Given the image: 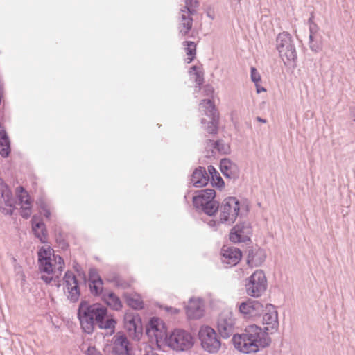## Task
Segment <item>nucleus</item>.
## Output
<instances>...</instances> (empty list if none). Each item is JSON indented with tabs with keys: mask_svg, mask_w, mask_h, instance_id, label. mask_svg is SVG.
<instances>
[{
	"mask_svg": "<svg viewBox=\"0 0 355 355\" xmlns=\"http://www.w3.org/2000/svg\"><path fill=\"white\" fill-rule=\"evenodd\" d=\"M235 319L230 311H224L218 315L217 330L220 337L227 339L232 336L234 347L244 354L255 353L261 349L268 347L271 338L268 335L270 327H266L262 332L261 327L256 324L248 326L245 332L234 334Z\"/></svg>",
	"mask_w": 355,
	"mask_h": 355,
	"instance_id": "nucleus-1",
	"label": "nucleus"
},
{
	"mask_svg": "<svg viewBox=\"0 0 355 355\" xmlns=\"http://www.w3.org/2000/svg\"><path fill=\"white\" fill-rule=\"evenodd\" d=\"M77 318L82 331L88 335L94 333L96 326L114 333L117 323L106 306L100 302L91 304L86 300H81L78 304Z\"/></svg>",
	"mask_w": 355,
	"mask_h": 355,
	"instance_id": "nucleus-2",
	"label": "nucleus"
},
{
	"mask_svg": "<svg viewBox=\"0 0 355 355\" xmlns=\"http://www.w3.org/2000/svg\"><path fill=\"white\" fill-rule=\"evenodd\" d=\"M216 192L214 189L205 188L194 190L192 196L193 207L198 212L214 217L218 212L220 202L216 199Z\"/></svg>",
	"mask_w": 355,
	"mask_h": 355,
	"instance_id": "nucleus-3",
	"label": "nucleus"
},
{
	"mask_svg": "<svg viewBox=\"0 0 355 355\" xmlns=\"http://www.w3.org/2000/svg\"><path fill=\"white\" fill-rule=\"evenodd\" d=\"M165 345L176 352L190 351L195 343L194 336L189 331L182 329H175L165 336Z\"/></svg>",
	"mask_w": 355,
	"mask_h": 355,
	"instance_id": "nucleus-4",
	"label": "nucleus"
},
{
	"mask_svg": "<svg viewBox=\"0 0 355 355\" xmlns=\"http://www.w3.org/2000/svg\"><path fill=\"white\" fill-rule=\"evenodd\" d=\"M276 49L279 56L291 64L293 68L297 67V53L294 44L293 39L290 33L283 31L279 33L276 37Z\"/></svg>",
	"mask_w": 355,
	"mask_h": 355,
	"instance_id": "nucleus-5",
	"label": "nucleus"
},
{
	"mask_svg": "<svg viewBox=\"0 0 355 355\" xmlns=\"http://www.w3.org/2000/svg\"><path fill=\"white\" fill-rule=\"evenodd\" d=\"M199 106L204 109V114L210 119L209 121L205 118L201 119L202 128L209 134H217L219 125V113L214 100L211 98L202 99L200 101Z\"/></svg>",
	"mask_w": 355,
	"mask_h": 355,
	"instance_id": "nucleus-6",
	"label": "nucleus"
},
{
	"mask_svg": "<svg viewBox=\"0 0 355 355\" xmlns=\"http://www.w3.org/2000/svg\"><path fill=\"white\" fill-rule=\"evenodd\" d=\"M198 336L205 351L209 354H216L219 351L221 347L220 338L213 328L207 325L202 326Z\"/></svg>",
	"mask_w": 355,
	"mask_h": 355,
	"instance_id": "nucleus-7",
	"label": "nucleus"
},
{
	"mask_svg": "<svg viewBox=\"0 0 355 355\" xmlns=\"http://www.w3.org/2000/svg\"><path fill=\"white\" fill-rule=\"evenodd\" d=\"M241 204L237 198L229 196L225 198L220 206V222L228 223L232 225L235 223L240 214Z\"/></svg>",
	"mask_w": 355,
	"mask_h": 355,
	"instance_id": "nucleus-8",
	"label": "nucleus"
},
{
	"mask_svg": "<svg viewBox=\"0 0 355 355\" xmlns=\"http://www.w3.org/2000/svg\"><path fill=\"white\" fill-rule=\"evenodd\" d=\"M245 290L249 296L259 297L267 288V279L261 270H257L245 280Z\"/></svg>",
	"mask_w": 355,
	"mask_h": 355,
	"instance_id": "nucleus-9",
	"label": "nucleus"
},
{
	"mask_svg": "<svg viewBox=\"0 0 355 355\" xmlns=\"http://www.w3.org/2000/svg\"><path fill=\"white\" fill-rule=\"evenodd\" d=\"M124 328L129 337L133 340L139 341L143 336V324L139 313L132 311H125L123 317Z\"/></svg>",
	"mask_w": 355,
	"mask_h": 355,
	"instance_id": "nucleus-10",
	"label": "nucleus"
},
{
	"mask_svg": "<svg viewBox=\"0 0 355 355\" xmlns=\"http://www.w3.org/2000/svg\"><path fill=\"white\" fill-rule=\"evenodd\" d=\"M63 284L66 288L67 299L71 303H76L79 301L81 291H80V282L77 279L75 274L70 270H67L62 278Z\"/></svg>",
	"mask_w": 355,
	"mask_h": 355,
	"instance_id": "nucleus-11",
	"label": "nucleus"
},
{
	"mask_svg": "<svg viewBox=\"0 0 355 355\" xmlns=\"http://www.w3.org/2000/svg\"><path fill=\"white\" fill-rule=\"evenodd\" d=\"M252 227L248 221L239 222L230 231L229 239L234 243H252Z\"/></svg>",
	"mask_w": 355,
	"mask_h": 355,
	"instance_id": "nucleus-12",
	"label": "nucleus"
},
{
	"mask_svg": "<svg viewBox=\"0 0 355 355\" xmlns=\"http://www.w3.org/2000/svg\"><path fill=\"white\" fill-rule=\"evenodd\" d=\"M16 200L9 186L0 177V211L12 216L15 209Z\"/></svg>",
	"mask_w": 355,
	"mask_h": 355,
	"instance_id": "nucleus-13",
	"label": "nucleus"
},
{
	"mask_svg": "<svg viewBox=\"0 0 355 355\" xmlns=\"http://www.w3.org/2000/svg\"><path fill=\"white\" fill-rule=\"evenodd\" d=\"M112 352L114 355H133L132 347L126 335L123 332H117L113 337ZM149 347L146 346L143 355H151Z\"/></svg>",
	"mask_w": 355,
	"mask_h": 355,
	"instance_id": "nucleus-14",
	"label": "nucleus"
},
{
	"mask_svg": "<svg viewBox=\"0 0 355 355\" xmlns=\"http://www.w3.org/2000/svg\"><path fill=\"white\" fill-rule=\"evenodd\" d=\"M146 334L151 339L154 338L157 345L163 343L167 336L166 324L158 317H151L146 325Z\"/></svg>",
	"mask_w": 355,
	"mask_h": 355,
	"instance_id": "nucleus-15",
	"label": "nucleus"
},
{
	"mask_svg": "<svg viewBox=\"0 0 355 355\" xmlns=\"http://www.w3.org/2000/svg\"><path fill=\"white\" fill-rule=\"evenodd\" d=\"M264 304L257 300L248 299L241 302L239 306V312L245 318L255 319L260 317L264 312Z\"/></svg>",
	"mask_w": 355,
	"mask_h": 355,
	"instance_id": "nucleus-16",
	"label": "nucleus"
},
{
	"mask_svg": "<svg viewBox=\"0 0 355 355\" xmlns=\"http://www.w3.org/2000/svg\"><path fill=\"white\" fill-rule=\"evenodd\" d=\"M184 308L187 316L189 320H198L204 315L205 310L202 298L191 297Z\"/></svg>",
	"mask_w": 355,
	"mask_h": 355,
	"instance_id": "nucleus-17",
	"label": "nucleus"
},
{
	"mask_svg": "<svg viewBox=\"0 0 355 355\" xmlns=\"http://www.w3.org/2000/svg\"><path fill=\"white\" fill-rule=\"evenodd\" d=\"M219 168L227 179L232 180L234 182L239 177L240 171L238 165L230 158H222L220 160Z\"/></svg>",
	"mask_w": 355,
	"mask_h": 355,
	"instance_id": "nucleus-18",
	"label": "nucleus"
},
{
	"mask_svg": "<svg viewBox=\"0 0 355 355\" xmlns=\"http://www.w3.org/2000/svg\"><path fill=\"white\" fill-rule=\"evenodd\" d=\"M189 184L195 188H202L207 186L209 183V175L204 166H198L196 168L190 176Z\"/></svg>",
	"mask_w": 355,
	"mask_h": 355,
	"instance_id": "nucleus-19",
	"label": "nucleus"
},
{
	"mask_svg": "<svg viewBox=\"0 0 355 355\" xmlns=\"http://www.w3.org/2000/svg\"><path fill=\"white\" fill-rule=\"evenodd\" d=\"M221 256L223 257V263L232 267L240 262L243 254L242 251L236 247L231 246L225 248V246H223L221 249Z\"/></svg>",
	"mask_w": 355,
	"mask_h": 355,
	"instance_id": "nucleus-20",
	"label": "nucleus"
},
{
	"mask_svg": "<svg viewBox=\"0 0 355 355\" xmlns=\"http://www.w3.org/2000/svg\"><path fill=\"white\" fill-rule=\"evenodd\" d=\"M31 224L32 232L35 237L37 238L41 243H47L48 231L43 220L40 218H37L36 215H33L31 219Z\"/></svg>",
	"mask_w": 355,
	"mask_h": 355,
	"instance_id": "nucleus-21",
	"label": "nucleus"
},
{
	"mask_svg": "<svg viewBox=\"0 0 355 355\" xmlns=\"http://www.w3.org/2000/svg\"><path fill=\"white\" fill-rule=\"evenodd\" d=\"M264 312L262 317L263 324L270 325L271 329L277 331L279 327L278 313L276 307L269 303L264 305Z\"/></svg>",
	"mask_w": 355,
	"mask_h": 355,
	"instance_id": "nucleus-22",
	"label": "nucleus"
},
{
	"mask_svg": "<svg viewBox=\"0 0 355 355\" xmlns=\"http://www.w3.org/2000/svg\"><path fill=\"white\" fill-rule=\"evenodd\" d=\"M266 254L263 249L258 248L256 250L250 248L248 250L246 263L250 268L259 267L265 261Z\"/></svg>",
	"mask_w": 355,
	"mask_h": 355,
	"instance_id": "nucleus-23",
	"label": "nucleus"
},
{
	"mask_svg": "<svg viewBox=\"0 0 355 355\" xmlns=\"http://www.w3.org/2000/svg\"><path fill=\"white\" fill-rule=\"evenodd\" d=\"M122 296L125 304L132 310L141 311L145 308V303L140 294L137 293L131 294L125 292Z\"/></svg>",
	"mask_w": 355,
	"mask_h": 355,
	"instance_id": "nucleus-24",
	"label": "nucleus"
},
{
	"mask_svg": "<svg viewBox=\"0 0 355 355\" xmlns=\"http://www.w3.org/2000/svg\"><path fill=\"white\" fill-rule=\"evenodd\" d=\"M11 153V142L6 130L2 123H0V155L8 158Z\"/></svg>",
	"mask_w": 355,
	"mask_h": 355,
	"instance_id": "nucleus-25",
	"label": "nucleus"
},
{
	"mask_svg": "<svg viewBox=\"0 0 355 355\" xmlns=\"http://www.w3.org/2000/svg\"><path fill=\"white\" fill-rule=\"evenodd\" d=\"M207 173L209 175V183L213 187L220 191L224 189L225 186V181L214 166H208Z\"/></svg>",
	"mask_w": 355,
	"mask_h": 355,
	"instance_id": "nucleus-26",
	"label": "nucleus"
},
{
	"mask_svg": "<svg viewBox=\"0 0 355 355\" xmlns=\"http://www.w3.org/2000/svg\"><path fill=\"white\" fill-rule=\"evenodd\" d=\"M103 302L114 311H121L123 308V303L119 298L113 291L104 294L101 299Z\"/></svg>",
	"mask_w": 355,
	"mask_h": 355,
	"instance_id": "nucleus-27",
	"label": "nucleus"
},
{
	"mask_svg": "<svg viewBox=\"0 0 355 355\" xmlns=\"http://www.w3.org/2000/svg\"><path fill=\"white\" fill-rule=\"evenodd\" d=\"M104 282L102 278H99V280H91L89 281L88 288L90 294L94 297H101L105 294L104 291Z\"/></svg>",
	"mask_w": 355,
	"mask_h": 355,
	"instance_id": "nucleus-28",
	"label": "nucleus"
},
{
	"mask_svg": "<svg viewBox=\"0 0 355 355\" xmlns=\"http://www.w3.org/2000/svg\"><path fill=\"white\" fill-rule=\"evenodd\" d=\"M182 22L180 24L179 32L182 36L187 35L193 26V18L191 15L182 14L181 16Z\"/></svg>",
	"mask_w": 355,
	"mask_h": 355,
	"instance_id": "nucleus-29",
	"label": "nucleus"
},
{
	"mask_svg": "<svg viewBox=\"0 0 355 355\" xmlns=\"http://www.w3.org/2000/svg\"><path fill=\"white\" fill-rule=\"evenodd\" d=\"M207 141L218 153L221 155L230 154L231 150L230 145L226 144L223 139H217L216 141L208 139Z\"/></svg>",
	"mask_w": 355,
	"mask_h": 355,
	"instance_id": "nucleus-30",
	"label": "nucleus"
},
{
	"mask_svg": "<svg viewBox=\"0 0 355 355\" xmlns=\"http://www.w3.org/2000/svg\"><path fill=\"white\" fill-rule=\"evenodd\" d=\"M54 232L58 246L64 251L67 250L69 248V244L66 239L67 235L63 233L60 228H55Z\"/></svg>",
	"mask_w": 355,
	"mask_h": 355,
	"instance_id": "nucleus-31",
	"label": "nucleus"
},
{
	"mask_svg": "<svg viewBox=\"0 0 355 355\" xmlns=\"http://www.w3.org/2000/svg\"><path fill=\"white\" fill-rule=\"evenodd\" d=\"M53 252L54 250L51 246H41L37 252V263H40L42 261H47V259H52L51 257L53 255Z\"/></svg>",
	"mask_w": 355,
	"mask_h": 355,
	"instance_id": "nucleus-32",
	"label": "nucleus"
},
{
	"mask_svg": "<svg viewBox=\"0 0 355 355\" xmlns=\"http://www.w3.org/2000/svg\"><path fill=\"white\" fill-rule=\"evenodd\" d=\"M183 45L186 46L185 50L187 55V62L191 63L196 58V44L192 41H184Z\"/></svg>",
	"mask_w": 355,
	"mask_h": 355,
	"instance_id": "nucleus-33",
	"label": "nucleus"
},
{
	"mask_svg": "<svg viewBox=\"0 0 355 355\" xmlns=\"http://www.w3.org/2000/svg\"><path fill=\"white\" fill-rule=\"evenodd\" d=\"M16 196L21 204L29 205L32 202L27 191L22 186H19L16 188Z\"/></svg>",
	"mask_w": 355,
	"mask_h": 355,
	"instance_id": "nucleus-34",
	"label": "nucleus"
},
{
	"mask_svg": "<svg viewBox=\"0 0 355 355\" xmlns=\"http://www.w3.org/2000/svg\"><path fill=\"white\" fill-rule=\"evenodd\" d=\"M38 270L41 273H46L47 275H53L55 272L54 266L52 263V259L47 261H42L37 263Z\"/></svg>",
	"mask_w": 355,
	"mask_h": 355,
	"instance_id": "nucleus-35",
	"label": "nucleus"
},
{
	"mask_svg": "<svg viewBox=\"0 0 355 355\" xmlns=\"http://www.w3.org/2000/svg\"><path fill=\"white\" fill-rule=\"evenodd\" d=\"M309 48L311 51L318 53L322 50V42L321 37L318 38L316 36L309 35Z\"/></svg>",
	"mask_w": 355,
	"mask_h": 355,
	"instance_id": "nucleus-36",
	"label": "nucleus"
},
{
	"mask_svg": "<svg viewBox=\"0 0 355 355\" xmlns=\"http://www.w3.org/2000/svg\"><path fill=\"white\" fill-rule=\"evenodd\" d=\"M199 5L198 0H185V6L181 12H187L189 15H193L196 11V8Z\"/></svg>",
	"mask_w": 355,
	"mask_h": 355,
	"instance_id": "nucleus-37",
	"label": "nucleus"
},
{
	"mask_svg": "<svg viewBox=\"0 0 355 355\" xmlns=\"http://www.w3.org/2000/svg\"><path fill=\"white\" fill-rule=\"evenodd\" d=\"M108 281L111 283H113L114 286L117 288H121L122 289H127L130 287V284L125 280L122 279L119 275H114Z\"/></svg>",
	"mask_w": 355,
	"mask_h": 355,
	"instance_id": "nucleus-38",
	"label": "nucleus"
},
{
	"mask_svg": "<svg viewBox=\"0 0 355 355\" xmlns=\"http://www.w3.org/2000/svg\"><path fill=\"white\" fill-rule=\"evenodd\" d=\"M250 78L254 83H261V75L255 67H250Z\"/></svg>",
	"mask_w": 355,
	"mask_h": 355,
	"instance_id": "nucleus-39",
	"label": "nucleus"
},
{
	"mask_svg": "<svg viewBox=\"0 0 355 355\" xmlns=\"http://www.w3.org/2000/svg\"><path fill=\"white\" fill-rule=\"evenodd\" d=\"M196 76L195 82L196 83V91H200L202 88V86L204 84V76L202 73H194Z\"/></svg>",
	"mask_w": 355,
	"mask_h": 355,
	"instance_id": "nucleus-40",
	"label": "nucleus"
},
{
	"mask_svg": "<svg viewBox=\"0 0 355 355\" xmlns=\"http://www.w3.org/2000/svg\"><path fill=\"white\" fill-rule=\"evenodd\" d=\"M214 93V89L210 84L205 85L202 88V94L205 96L209 97L213 99V95Z\"/></svg>",
	"mask_w": 355,
	"mask_h": 355,
	"instance_id": "nucleus-41",
	"label": "nucleus"
},
{
	"mask_svg": "<svg viewBox=\"0 0 355 355\" xmlns=\"http://www.w3.org/2000/svg\"><path fill=\"white\" fill-rule=\"evenodd\" d=\"M31 204L26 205V207L22 206L21 207L20 216L24 219H28L31 215Z\"/></svg>",
	"mask_w": 355,
	"mask_h": 355,
	"instance_id": "nucleus-42",
	"label": "nucleus"
},
{
	"mask_svg": "<svg viewBox=\"0 0 355 355\" xmlns=\"http://www.w3.org/2000/svg\"><path fill=\"white\" fill-rule=\"evenodd\" d=\"M99 278H102L98 273V271L95 268H90L88 272V280H99Z\"/></svg>",
	"mask_w": 355,
	"mask_h": 355,
	"instance_id": "nucleus-43",
	"label": "nucleus"
},
{
	"mask_svg": "<svg viewBox=\"0 0 355 355\" xmlns=\"http://www.w3.org/2000/svg\"><path fill=\"white\" fill-rule=\"evenodd\" d=\"M36 205L37 207L40 209L41 210L44 209L45 208L48 207L46 202L43 197H40L36 200Z\"/></svg>",
	"mask_w": 355,
	"mask_h": 355,
	"instance_id": "nucleus-44",
	"label": "nucleus"
},
{
	"mask_svg": "<svg viewBox=\"0 0 355 355\" xmlns=\"http://www.w3.org/2000/svg\"><path fill=\"white\" fill-rule=\"evenodd\" d=\"M85 354V355H102L94 346H89Z\"/></svg>",
	"mask_w": 355,
	"mask_h": 355,
	"instance_id": "nucleus-45",
	"label": "nucleus"
},
{
	"mask_svg": "<svg viewBox=\"0 0 355 355\" xmlns=\"http://www.w3.org/2000/svg\"><path fill=\"white\" fill-rule=\"evenodd\" d=\"M309 35L315 36L319 30V27L316 23H312L309 25Z\"/></svg>",
	"mask_w": 355,
	"mask_h": 355,
	"instance_id": "nucleus-46",
	"label": "nucleus"
},
{
	"mask_svg": "<svg viewBox=\"0 0 355 355\" xmlns=\"http://www.w3.org/2000/svg\"><path fill=\"white\" fill-rule=\"evenodd\" d=\"M73 268L77 272L79 277L83 275V273H85V272L82 269L81 266L77 262L73 263Z\"/></svg>",
	"mask_w": 355,
	"mask_h": 355,
	"instance_id": "nucleus-47",
	"label": "nucleus"
},
{
	"mask_svg": "<svg viewBox=\"0 0 355 355\" xmlns=\"http://www.w3.org/2000/svg\"><path fill=\"white\" fill-rule=\"evenodd\" d=\"M53 259H54V261L55 262V263L58 264V265H65L64 264V259L62 258V257H61L60 255H58V254H53Z\"/></svg>",
	"mask_w": 355,
	"mask_h": 355,
	"instance_id": "nucleus-48",
	"label": "nucleus"
},
{
	"mask_svg": "<svg viewBox=\"0 0 355 355\" xmlns=\"http://www.w3.org/2000/svg\"><path fill=\"white\" fill-rule=\"evenodd\" d=\"M40 279H42L46 284H50L53 280V277L49 275H42Z\"/></svg>",
	"mask_w": 355,
	"mask_h": 355,
	"instance_id": "nucleus-49",
	"label": "nucleus"
},
{
	"mask_svg": "<svg viewBox=\"0 0 355 355\" xmlns=\"http://www.w3.org/2000/svg\"><path fill=\"white\" fill-rule=\"evenodd\" d=\"M165 310H166V311H167L168 313H171L173 315H176V314H178L180 313V309H177V308H175V307H172V306H166L165 307Z\"/></svg>",
	"mask_w": 355,
	"mask_h": 355,
	"instance_id": "nucleus-50",
	"label": "nucleus"
},
{
	"mask_svg": "<svg viewBox=\"0 0 355 355\" xmlns=\"http://www.w3.org/2000/svg\"><path fill=\"white\" fill-rule=\"evenodd\" d=\"M256 87V92L257 94H260L263 92H266V89L261 86L260 83H254Z\"/></svg>",
	"mask_w": 355,
	"mask_h": 355,
	"instance_id": "nucleus-51",
	"label": "nucleus"
},
{
	"mask_svg": "<svg viewBox=\"0 0 355 355\" xmlns=\"http://www.w3.org/2000/svg\"><path fill=\"white\" fill-rule=\"evenodd\" d=\"M219 223H221L220 222H218L217 220H214V219H211L209 222H208V225L212 228H214L215 230L217 228L218 225H219Z\"/></svg>",
	"mask_w": 355,
	"mask_h": 355,
	"instance_id": "nucleus-52",
	"label": "nucleus"
},
{
	"mask_svg": "<svg viewBox=\"0 0 355 355\" xmlns=\"http://www.w3.org/2000/svg\"><path fill=\"white\" fill-rule=\"evenodd\" d=\"M42 211L43 212L44 216L46 218L49 219L51 218V212L50 209L48 207L45 208L44 209H43Z\"/></svg>",
	"mask_w": 355,
	"mask_h": 355,
	"instance_id": "nucleus-53",
	"label": "nucleus"
},
{
	"mask_svg": "<svg viewBox=\"0 0 355 355\" xmlns=\"http://www.w3.org/2000/svg\"><path fill=\"white\" fill-rule=\"evenodd\" d=\"M82 280H83V283L84 285H87V286H89V280H88V276H87L86 273H83V275L80 276Z\"/></svg>",
	"mask_w": 355,
	"mask_h": 355,
	"instance_id": "nucleus-54",
	"label": "nucleus"
},
{
	"mask_svg": "<svg viewBox=\"0 0 355 355\" xmlns=\"http://www.w3.org/2000/svg\"><path fill=\"white\" fill-rule=\"evenodd\" d=\"M193 73L194 74V73H201V72L199 71L198 67L196 65H193L189 69V73Z\"/></svg>",
	"mask_w": 355,
	"mask_h": 355,
	"instance_id": "nucleus-55",
	"label": "nucleus"
},
{
	"mask_svg": "<svg viewBox=\"0 0 355 355\" xmlns=\"http://www.w3.org/2000/svg\"><path fill=\"white\" fill-rule=\"evenodd\" d=\"M256 120L260 123H267V120L266 119H263L261 116H257L256 117Z\"/></svg>",
	"mask_w": 355,
	"mask_h": 355,
	"instance_id": "nucleus-56",
	"label": "nucleus"
},
{
	"mask_svg": "<svg viewBox=\"0 0 355 355\" xmlns=\"http://www.w3.org/2000/svg\"><path fill=\"white\" fill-rule=\"evenodd\" d=\"M313 19H314V15H313V13L312 12V13L311 14L310 17H309V19H308V21H307V23H308L309 26L311 24H312V23H315V22H314V21H313Z\"/></svg>",
	"mask_w": 355,
	"mask_h": 355,
	"instance_id": "nucleus-57",
	"label": "nucleus"
},
{
	"mask_svg": "<svg viewBox=\"0 0 355 355\" xmlns=\"http://www.w3.org/2000/svg\"><path fill=\"white\" fill-rule=\"evenodd\" d=\"M191 192H193V191H191V190H188V191H187V193H185V195H184V198L185 202H187V203L189 202H188V200H187L188 196H189V195L190 194V193H191Z\"/></svg>",
	"mask_w": 355,
	"mask_h": 355,
	"instance_id": "nucleus-58",
	"label": "nucleus"
},
{
	"mask_svg": "<svg viewBox=\"0 0 355 355\" xmlns=\"http://www.w3.org/2000/svg\"><path fill=\"white\" fill-rule=\"evenodd\" d=\"M64 268V265H58L57 270L61 273Z\"/></svg>",
	"mask_w": 355,
	"mask_h": 355,
	"instance_id": "nucleus-59",
	"label": "nucleus"
},
{
	"mask_svg": "<svg viewBox=\"0 0 355 355\" xmlns=\"http://www.w3.org/2000/svg\"><path fill=\"white\" fill-rule=\"evenodd\" d=\"M149 352H150L151 355H159L157 353L153 351V349L151 347H149Z\"/></svg>",
	"mask_w": 355,
	"mask_h": 355,
	"instance_id": "nucleus-60",
	"label": "nucleus"
},
{
	"mask_svg": "<svg viewBox=\"0 0 355 355\" xmlns=\"http://www.w3.org/2000/svg\"><path fill=\"white\" fill-rule=\"evenodd\" d=\"M55 286L59 288L61 286L60 280H58L57 282H55Z\"/></svg>",
	"mask_w": 355,
	"mask_h": 355,
	"instance_id": "nucleus-61",
	"label": "nucleus"
},
{
	"mask_svg": "<svg viewBox=\"0 0 355 355\" xmlns=\"http://www.w3.org/2000/svg\"><path fill=\"white\" fill-rule=\"evenodd\" d=\"M54 282H57L58 280H60L59 277L56 276L55 278H53Z\"/></svg>",
	"mask_w": 355,
	"mask_h": 355,
	"instance_id": "nucleus-62",
	"label": "nucleus"
},
{
	"mask_svg": "<svg viewBox=\"0 0 355 355\" xmlns=\"http://www.w3.org/2000/svg\"><path fill=\"white\" fill-rule=\"evenodd\" d=\"M207 16L212 19H214V16L211 15L209 12H207Z\"/></svg>",
	"mask_w": 355,
	"mask_h": 355,
	"instance_id": "nucleus-63",
	"label": "nucleus"
}]
</instances>
